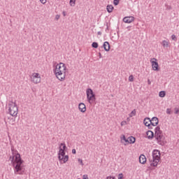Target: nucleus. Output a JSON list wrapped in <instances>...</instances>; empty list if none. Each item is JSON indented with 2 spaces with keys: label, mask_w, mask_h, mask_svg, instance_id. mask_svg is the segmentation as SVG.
Masks as SVG:
<instances>
[{
  "label": "nucleus",
  "mask_w": 179,
  "mask_h": 179,
  "mask_svg": "<svg viewBox=\"0 0 179 179\" xmlns=\"http://www.w3.org/2000/svg\"><path fill=\"white\" fill-rule=\"evenodd\" d=\"M12 156H10L11 164L14 168V173L18 175H24L25 173V168L22 165L24 161L21 158V155L18 153V151L15 150L13 145L10 146Z\"/></svg>",
  "instance_id": "1"
},
{
  "label": "nucleus",
  "mask_w": 179,
  "mask_h": 179,
  "mask_svg": "<svg viewBox=\"0 0 179 179\" xmlns=\"http://www.w3.org/2000/svg\"><path fill=\"white\" fill-rule=\"evenodd\" d=\"M161 161V152L159 150H154L152 151V160L149 159L150 166L148 167L149 170H153L152 167H157Z\"/></svg>",
  "instance_id": "2"
},
{
  "label": "nucleus",
  "mask_w": 179,
  "mask_h": 179,
  "mask_svg": "<svg viewBox=\"0 0 179 179\" xmlns=\"http://www.w3.org/2000/svg\"><path fill=\"white\" fill-rule=\"evenodd\" d=\"M86 96H87V101L90 104H94L96 103V94H94V91L88 88L86 90Z\"/></svg>",
  "instance_id": "3"
},
{
  "label": "nucleus",
  "mask_w": 179,
  "mask_h": 179,
  "mask_svg": "<svg viewBox=\"0 0 179 179\" xmlns=\"http://www.w3.org/2000/svg\"><path fill=\"white\" fill-rule=\"evenodd\" d=\"M8 113L13 117L17 116L18 113V108L16 103H14L13 101H9L8 103Z\"/></svg>",
  "instance_id": "4"
},
{
  "label": "nucleus",
  "mask_w": 179,
  "mask_h": 179,
  "mask_svg": "<svg viewBox=\"0 0 179 179\" xmlns=\"http://www.w3.org/2000/svg\"><path fill=\"white\" fill-rule=\"evenodd\" d=\"M55 75L56 78L59 81H64L66 76V71H58L56 72H53Z\"/></svg>",
  "instance_id": "5"
},
{
  "label": "nucleus",
  "mask_w": 179,
  "mask_h": 179,
  "mask_svg": "<svg viewBox=\"0 0 179 179\" xmlns=\"http://www.w3.org/2000/svg\"><path fill=\"white\" fill-rule=\"evenodd\" d=\"M67 68L64 63L60 62L58 64H56L55 68L53 69V72L66 71Z\"/></svg>",
  "instance_id": "6"
},
{
  "label": "nucleus",
  "mask_w": 179,
  "mask_h": 179,
  "mask_svg": "<svg viewBox=\"0 0 179 179\" xmlns=\"http://www.w3.org/2000/svg\"><path fill=\"white\" fill-rule=\"evenodd\" d=\"M31 81L35 83V84H38L39 83H41V76L39 73H33V75L31 77Z\"/></svg>",
  "instance_id": "7"
},
{
  "label": "nucleus",
  "mask_w": 179,
  "mask_h": 179,
  "mask_svg": "<svg viewBox=\"0 0 179 179\" xmlns=\"http://www.w3.org/2000/svg\"><path fill=\"white\" fill-rule=\"evenodd\" d=\"M153 59L155 60V62L154 61L151 62L152 70L155 71H159L160 68H159V66L157 59L154 58Z\"/></svg>",
  "instance_id": "8"
},
{
  "label": "nucleus",
  "mask_w": 179,
  "mask_h": 179,
  "mask_svg": "<svg viewBox=\"0 0 179 179\" xmlns=\"http://www.w3.org/2000/svg\"><path fill=\"white\" fill-rule=\"evenodd\" d=\"M155 138L159 145H164L162 141L164 139V136L163 134L155 135Z\"/></svg>",
  "instance_id": "9"
},
{
  "label": "nucleus",
  "mask_w": 179,
  "mask_h": 179,
  "mask_svg": "<svg viewBox=\"0 0 179 179\" xmlns=\"http://www.w3.org/2000/svg\"><path fill=\"white\" fill-rule=\"evenodd\" d=\"M159 123V118L157 117H153L150 121V124L152 127H157Z\"/></svg>",
  "instance_id": "10"
},
{
  "label": "nucleus",
  "mask_w": 179,
  "mask_h": 179,
  "mask_svg": "<svg viewBox=\"0 0 179 179\" xmlns=\"http://www.w3.org/2000/svg\"><path fill=\"white\" fill-rule=\"evenodd\" d=\"M103 48L106 52H109L110 50V45L109 42H103V45L99 48V51H101V49Z\"/></svg>",
  "instance_id": "11"
},
{
  "label": "nucleus",
  "mask_w": 179,
  "mask_h": 179,
  "mask_svg": "<svg viewBox=\"0 0 179 179\" xmlns=\"http://www.w3.org/2000/svg\"><path fill=\"white\" fill-rule=\"evenodd\" d=\"M78 109L81 113H85L87 111L86 105L84 103H80L78 104Z\"/></svg>",
  "instance_id": "12"
},
{
  "label": "nucleus",
  "mask_w": 179,
  "mask_h": 179,
  "mask_svg": "<svg viewBox=\"0 0 179 179\" xmlns=\"http://www.w3.org/2000/svg\"><path fill=\"white\" fill-rule=\"evenodd\" d=\"M64 156H66V150H63L62 147H59L58 159L61 160V157Z\"/></svg>",
  "instance_id": "13"
},
{
  "label": "nucleus",
  "mask_w": 179,
  "mask_h": 179,
  "mask_svg": "<svg viewBox=\"0 0 179 179\" xmlns=\"http://www.w3.org/2000/svg\"><path fill=\"white\" fill-rule=\"evenodd\" d=\"M135 18L134 17H124L123 22L125 23H131L134 21Z\"/></svg>",
  "instance_id": "14"
},
{
  "label": "nucleus",
  "mask_w": 179,
  "mask_h": 179,
  "mask_svg": "<svg viewBox=\"0 0 179 179\" xmlns=\"http://www.w3.org/2000/svg\"><path fill=\"white\" fill-rule=\"evenodd\" d=\"M147 162V158L144 155H141L139 157V163L145 164Z\"/></svg>",
  "instance_id": "15"
},
{
  "label": "nucleus",
  "mask_w": 179,
  "mask_h": 179,
  "mask_svg": "<svg viewBox=\"0 0 179 179\" xmlns=\"http://www.w3.org/2000/svg\"><path fill=\"white\" fill-rule=\"evenodd\" d=\"M146 136L148 139H153L155 137V133L152 131H148L146 132Z\"/></svg>",
  "instance_id": "16"
},
{
  "label": "nucleus",
  "mask_w": 179,
  "mask_h": 179,
  "mask_svg": "<svg viewBox=\"0 0 179 179\" xmlns=\"http://www.w3.org/2000/svg\"><path fill=\"white\" fill-rule=\"evenodd\" d=\"M163 131L161 130L160 126H157L155 129V135L162 134Z\"/></svg>",
  "instance_id": "17"
},
{
  "label": "nucleus",
  "mask_w": 179,
  "mask_h": 179,
  "mask_svg": "<svg viewBox=\"0 0 179 179\" xmlns=\"http://www.w3.org/2000/svg\"><path fill=\"white\" fill-rule=\"evenodd\" d=\"M69 155H65V156H63L62 157H60V160H59V162L63 161V163L65 164L69 161Z\"/></svg>",
  "instance_id": "18"
},
{
  "label": "nucleus",
  "mask_w": 179,
  "mask_h": 179,
  "mask_svg": "<svg viewBox=\"0 0 179 179\" xmlns=\"http://www.w3.org/2000/svg\"><path fill=\"white\" fill-rule=\"evenodd\" d=\"M114 10V7L113 6H112V4H108L106 6V10L108 13H111L113 12V10Z\"/></svg>",
  "instance_id": "19"
},
{
  "label": "nucleus",
  "mask_w": 179,
  "mask_h": 179,
  "mask_svg": "<svg viewBox=\"0 0 179 179\" xmlns=\"http://www.w3.org/2000/svg\"><path fill=\"white\" fill-rule=\"evenodd\" d=\"M136 141V139L134 136H130V137L128 138V143H129V144L135 143Z\"/></svg>",
  "instance_id": "20"
},
{
  "label": "nucleus",
  "mask_w": 179,
  "mask_h": 179,
  "mask_svg": "<svg viewBox=\"0 0 179 179\" xmlns=\"http://www.w3.org/2000/svg\"><path fill=\"white\" fill-rule=\"evenodd\" d=\"M151 122V119L150 117H145L143 120V124L145 127H147L149 124V122Z\"/></svg>",
  "instance_id": "21"
},
{
  "label": "nucleus",
  "mask_w": 179,
  "mask_h": 179,
  "mask_svg": "<svg viewBox=\"0 0 179 179\" xmlns=\"http://www.w3.org/2000/svg\"><path fill=\"white\" fill-rule=\"evenodd\" d=\"M162 45L164 48H169V42L168 41H162Z\"/></svg>",
  "instance_id": "22"
},
{
  "label": "nucleus",
  "mask_w": 179,
  "mask_h": 179,
  "mask_svg": "<svg viewBox=\"0 0 179 179\" xmlns=\"http://www.w3.org/2000/svg\"><path fill=\"white\" fill-rule=\"evenodd\" d=\"M166 95V92L165 91H162L159 92V96L161 98L165 97Z\"/></svg>",
  "instance_id": "23"
},
{
  "label": "nucleus",
  "mask_w": 179,
  "mask_h": 179,
  "mask_svg": "<svg viewBox=\"0 0 179 179\" xmlns=\"http://www.w3.org/2000/svg\"><path fill=\"white\" fill-rule=\"evenodd\" d=\"M92 48L97 49L99 48V43L98 42H92Z\"/></svg>",
  "instance_id": "24"
},
{
  "label": "nucleus",
  "mask_w": 179,
  "mask_h": 179,
  "mask_svg": "<svg viewBox=\"0 0 179 179\" xmlns=\"http://www.w3.org/2000/svg\"><path fill=\"white\" fill-rule=\"evenodd\" d=\"M59 147H62V150L66 151L68 148L65 143H60Z\"/></svg>",
  "instance_id": "25"
},
{
  "label": "nucleus",
  "mask_w": 179,
  "mask_h": 179,
  "mask_svg": "<svg viewBox=\"0 0 179 179\" xmlns=\"http://www.w3.org/2000/svg\"><path fill=\"white\" fill-rule=\"evenodd\" d=\"M136 115V110H134L131 112V113L129 114V117H133L134 116Z\"/></svg>",
  "instance_id": "26"
},
{
  "label": "nucleus",
  "mask_w": 179,
  "mask_h": 179,
  "mask_svg": "<svg viewBox=\"0 0 179 179\" xmlns=\"http://www.w3.org/2000/svg\"><path fill=\"white\" fill-rule=\"evenodd\" d=\"M124 141L125 143H127L129 142V138L127 139L126 136L124 135H122V137H121V141Z\"/></svg>",
  "instance_id": "27"
},
{
  "label": "nucleus",
  "mask_w": 179,
  "mask_h": 179,
  "mask_svg": "<svg viewBox=\"0 0 179 179\" xmlns=\"http://www.w3.org/2000/svg\"><path fill=\"white\" fill-rule=\"evenodd\" d=\"M76 0H70L69 4L71 6H75Z\"/></svg>",
  "instance_id": "28"
},
{
  "label": "nucleus",
  "mask_w": 179,
  "mask_h": 179,
  "mask_svg": "<svg viewBox=\"0 0 179 179\" xmlns=\"http://www.w3.org/2000/svg\"><path fill=\"white\" fill-rule=\"evenodd\" d=\"M120 0H113V4L114 6H118L120 3Z\"/></svg>",
  "instance_id": "29"
},
{
  "label": "nucleus",
  "mask_w": 179,
  "mask_h": 179,
  "mask_svg": "<svg viewBox=\"0 0 179 179\" xmlns=\"http://www.w3.org/2000/svg\"><path fill=\"white\" fill-rule=\"evenodd\" d=\"M129 82H134V77L133 75L129 76Z\"/></svg>",
  "instance_id": "30"
},
{
  "label": "nucleus",
  "mask_w": 179,
  "mask_h": 179,
  "mask_svg": "<svg viewBox=\"0 0 179 179\" xmlns=\"http://www.w3.org/2000/svg\"><path fill=\"white\" fill-rule=\"evenodd\" d=\"M124 178V174L120 173L118 174L117 179H123Z\"/></svg>",
  "instance_id": "31"
},
{
  "label": "nucleus",
  "mask_w": 179,
  "mask_h": 179,
  "mask_svg": "<svg viewBox=\"0 0 179 179\" xmlns=\"http://www.w3.org/2000/svg\"><path fill=\"white\" fill-rule=\"evenodd\" d=\"M165 6L166 8V10H172V7L171 6H169L168 4H165Z\"/></svg>",
  "instance_id": "32"
},
{
  "label": "nucleus",
  "mask_w": 179,
  "mask_h": 179,
  "mask_svg": "<svg viewBox=\"0 0 179 179\" xmlns=\"http://www.w3.org/2000/svg\"><path fill=\"white\" fill-rule=\"evenodd\" d=\"M166 114H168V115H171L172 114L171 108H167L166 109Z\"/></svg>",
  "instance_id": "33"
},
{
  "label": "nucleus",
  "mask_w": 179,
  "mask_h": 179,
  "mask_svg": "<svg viewBox=\"0 0 179 179\" xmlns=\"http://www.w3.org/2000/svg\"><path fill=\"white\" fill-rule=\"evenodd\" d=\"M171 39L174 41H176L178 38H176V35H171Z\"/></svg>",
  "instance_id": "34"
},
{
  "label": "nucleus",
  "mask_w": 179,
  "mask_h": 179,
  "mask_svg": "<svg viewBox=\"0 0 179 179\" xmlns=\"http://www.w3.org/2000/svg\"><path fill=\"white\" fill-rule=\"evenodd\" d=\"M39 1L41 2V3L45 5L47 3V0H39Z\"/></svg>",
  "instance_id": "35"
},
{
  "label": "nucleus",
  "mask_w": 179,
  "mask_h": 179,
  "mask_svg": "<svg viewBox=\"0 0 179 179\" xmlns=\"http://www.w3.org/2000/svg\"><path fill=\"white\" fill-rule=\"evenodd\" d=\"M146 127L148 128V129H153V127L149 124H148Z\"/></svg>",
  "instance_id": "36"
},
{
  "label": "nucleus",
  "mask_w": 179,
  "mask_h": 179,
  "mask_svg": "<svg viewBox=\"0 0 179 179\" xmlns=\"http://www.w3.org/2000/svg\"><path fill=\"white\" fill-rule=\"evenodd\" d=\"M78 162H80V164L82 166L84 165L83 159H78Z\"/></svg>",
  "instance_id": "37"
},
{
  "label": "nucleus",
  "mask_w": 179,
  "mask_h": 179,
  "mask_svg": "<svg viewBox=\"0 0 179 179\" xmlns=\"http://www.w3.org/2000/svg\"><path fill=\"white\" fill-rule=\"evenodd\" d=\"M175 114H179V109L178 108H175Z\"/></svg>",
  "instance_id": "38"
},
{
  "label": "nucleus",
  "mask_w": 179,
  "mask_h": 179,
  "mask_svg": "<svg viewBox=\"0 0 179 179\" xmlns=\"http://www.w3.org/2000/svg\"><path fill=\"white\" fill-rule=\"evenodd\" d=\"M83 179H89V177L87 175L83 176Z\"/></svg>",
  "instance_id": "39"
},
{
  "label": "nucleus",
  "mask_w": 179,
  "mask_h": 179,
  "mask_svg": "<svg viewBox=\"0 0 179 179\" xmlns=\"http://www.w3.org/2000/svg\"><path fill=\"white\" fill-rule=\"evenodd\" d=\"M59 18H60V15H59L58 14L55 15V20H58Z\"/></svg>",
  "instance_id": "40"
},
{
  "label": "nucleus",
  "mask_w": 179,
  "mask_h": 179,
  "mask_svg": "<svg viewBox=\"0 0 179 179\" xmlns=\"http://www.w3.org/2000/svg\"><path fill=\"white\" fill-rule=\"evenodd\" d=\"M72 154L73 155H76V149H73L72 150Z\"/></svg>",
  "instance_id": "41"
},
{
  "label": "nucleus",
  "mask_w": 179,
  "mask_h": 179,
  "mask_svg": "<svg viewBox=\"0 0 179 179\" xmlns=\"http://www.w3.org/2000/svg\"><path fill=\"white\" fill-rule=\"evenodd\" d=\"M62 15L64 17H66V11H62Z\"/></svg>",
  "instance_id": "42"
},
{
  "label": "nucleus",
  "mask_w": 179,
  "mask_h": 179,
  "mask_svg": "<svg viewBox=\"0 0 179 179\" xmlns=\"http://www.w3.org/2000/svg\"><path fill=\"white\" fill-rule=\"evenodd\" d=\"M99 58H100V59L103 58V56H102L101 52H99Z\"/></svg>",
  "instance_id": "43"
},
{
  "label": "nucleus",
  "mask_w": 179,
  "mask_h": 179,
  "mask_svg": "<svg viewBox=\"0 0 179 179\" xmlns=\"http://www.w3.org/2000/svg\"><path fill=\"white\" fill-rule=\"evenodd\" d=\"M152 83L150 79H148V85H151Z\"/></svg>",
  "instance_id": "44"
},
{
  "label": "nucleus",
  "mask_w": 179,
  "mask_h": 179,
  "mask_svg": "<svg viewBox=\"0 0 179 179\" xmlns=\"http://www.w3.org/2000/svg\"><path fill=\"white\" fill-rule=\"evenodd\" d=\"M97 35H98V36H101V35H102V32H101V31H99L97 32Z\"/></svg>",
  "instance_id": "45"
},
{
  "label": "nucleus",
  "mask_w": 179,
  "mask_h": 179,
  "mask_svg": "<svg viewBox=\"0 0 179 179\" xmlns=\"http://www.w3.org/2000/svg\"><path fill=\"white\" fill-rule=\"evenodd\" d=\"M124 123H127V122H121V126H123V125H124Z\"/></svg>",
  "instance_id": "46"
},
{
  "label": "nucleus",
  "mask_w": 179,
  "mask_h": 179,
  "mask_svg": "<svg viewBox=\"0 0 179 179\" xmlns=\"http://www.w3.org/2000/svg\"><path fill=\"white\" fill-rule=\"evenodd\" d=\"M110 177V178H111V179H115V176H109Z\"/></svg>",
  "instance_id": "47"
},
{
  "label": "nucleus",
  "mask_w": 179,
  "mask_h": 179,
  "mask_svg": "<svg viewBox=\"0 0 179 179\" xmlns=\"http://www.w3.org/2000/svg\"><path fill=\"white\" fill-rule=\"evenodd\" d=\"M106 29H107V30H109V27H108V25H107Z\"/></svg>",
  "instance_id": "48"
},
{
  "label": "nucleus",
  "mask_w": 179,
  "mask_h": 179,
  "mask_svg": "<svg viewBox=\"0 0 179 179\" xmlns=\"http://www.w3.org/2000/svg\"><path fill=\"white\" fill-rule=\"evenodd\" d=\"M106 179H112V178H110V176H108V177H106Z\"/></svg>",
  "instance_id": "49"
},
{
  "label": "nucleus",
  "mask_w": 179,
  "mask_h": 179,
  "mask_svg": "<svg viewBox=\"0 0 179 179\" xmlns=\"http://www.w3.org/2000/svg\"><path fill=\"white\" fill-rule=\"evenodd\" d=\"M131 27H127V29H130Z\"/></svg>",
  "instance_id": "50"
},
{
  "label": "nucleus",
  "mask_w": 179,
  "mask_h": 179,
  "mask_svg": "<svg viewBox=\"0 0 179 179\" xmlns=\"http://www.w3.org/2000/svg\"><path fill=\"white\" fill-rule=\"evenodd\" d=\"M152 122H156V121H152Z\"/></svg>",
  "instance_id": "51"
},
{
  "label": "nucleus",
  "mask_w": 179,
  "mask_h": 179,
  "mask_svg": "<svg viewBox=\"0 0 179 179\" xmlns=\"http://www.w3.org/2000/svg\"><path fill=\"white\" fill-rule=\"evenodd\" d=\"M78 179H80V178H78Z\"/></svg>",
  "instance_id": "52"
}]
</instances>
